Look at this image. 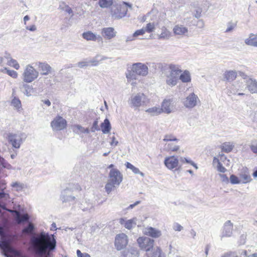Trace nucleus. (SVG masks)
<instances>
[{
    "label": "nucleus",
    "mask_w": 257,
    "mask_h": 257,
    "mask_svg": "<svg viewBox=\"0 0 257 257\" xmlns=\"http://www.w3.org/2000/svg\"><path fill=\"white\" fill-rule=\"evenodd\" d=\"M63 10L67 13L69 14V15H71V16H72L73 15V11L71 9V8L66 5L64 7V8H63Z\"/></svg>",
    "instance_id": "59"
},
{
    "label": "nucleus",
    "mask_w": 257,
    "mask_h": 257,
    "mask_svg": "<svg viewBox=\"0 0 257 257\" xmlns=\"http://www.w3.org/2000/svg\"><path fill=\"white\" fill-rule=\"evenodd\" d=\"M161 31L159 38L160 39H169L171 37V32L165 27L162 28Z\"/></svg>",
    "instance_id": "37"
},
{
    "label": "nucleus",
    "mask_w": 257,
    "mask_h": 257,
    "mask_svg": "<svg viewBox=\"0 0 257 257\" xmlns=\"http://www.w3.org/2000/svg\"><path fill=\"white\" fill-rule=\"evenodd\" d=\"M148 72L147 65H132L131 67L128 68L126 73L127 82L136 79L137 75H146Z\"/></svg>",
    "instance_id": "4"
},
{
    "label": "nucleus",
    "mask_w": 257,
    "mask_h": 257,
    "mask_svg": "<svg viewBox=\"0 0 257 257\" xmlns=\"http://www.w3.org/2000/svg\"><path fill=\"white\" fill-rule=\"evenodd\" d=\"M82 37L83 39L86 40L87 41H95L98 39L101 40L102 39L100 36H97L96 34L91 31L84 32L82 34Z\"/></svg>",
    "instance_id": "25"
},
{
    "label": "nucleus",
    "mask_w": 257,
    "mask_h": 257,
    "mask_svg": "<svg viewBox=\"0 0 257 257\" xmlns=\"http://www.w3.org/2000/svg\"><path fill=\"white\" fill-rule=\"evenodd\" d=\"M74 127L76 128L78 131H79L80 133H84V134H89V131L88 128H84L82 127L81 125L77 124L74 126Z\"/></svg>",
    "instance_id": "50"
},
{
    "label": "nucleus",
    "mask_w": 257,
    "mask_h": 257,
    "mask_svg": "<svg viewBox=\"0 0 257 257\" xmlns=\"http://www.w3.org/2000/svg\"><path fill=\"white\" fill-rule=\"evenodd\" d=\"M12 105H13L16 109H18L21 107V102L20 99L18 98L14 97L11 102Z\"/></svg>",
    "instance_id": "45"
},
{
    "label": "nucleus",
    "mask_w": 257,
    "mask_h": 257,
    "mask_svg": "<svg viewBox=\"0 0 257 257\" xmlns=\"http://www.w3.org/2000/svg\"><path fill=\"white\" fill-rule=\"evenodd\" d=\"M127 243L128 237L125 234L122 233L116 235L114 245L117 250H120L125 247Z\"/></svg>",
    "instance_id": "9"
},
{
    "label": "nucleus",
    "mask_w": 257,
    "mask_h": 257,
    "mask_svg": "<svg viewBox=\"0 0 257 257\" xmlns=\"http://www.w3.org/2000/svg\"><path fill=\"white\" fill-rule=\"evenodd\" d=\"M238 91L237 88H236V85L232 84L229 88V89L227 90V94L228 95L230 96L231 94H235Z\"/></svg>",
    "instance_id": "48"
},
{
    "label": "nucleus",
    "mask_w": 257,
    "mask_h": 257,
    "mask_svg": "<svg viewBox=\"0 0 257 257\" xmlns=\"http://www.w3.org/2000/svg\"><path fill=\"white\" fill-rule=\"evenodd\" d=\"M108 58L101 56L97 55L95 57L85 62H79L78 64H85V63H107L106 62H103V61L107 60Z\"/></svg>",
    "instance_id": "26"
},
{
    "label": "nucleus",
    "mask_w": 257,
    "mask_h": 257,
    "mask_svg": "<svg viewBox=\"0 0 257 257\" xmlns=\"http://www.w3.org/2000/svg\"><path fill=\"white\" fill-rule=\"evenodd\" d=\"M234 85H236V88H237V90H242L244 88V85L242 82H240L239 81H236Z\"/></svg>",
    "instance_id": "60"
},
{
    "label": "nucleus",
    "mask_w": 257,
    "mask_h": 257,
    "mask_svg": "<svg viewBox=\"0 0 257 257\" xmlns=\"http://www.w3.org/2000/svg\"><path fill=\"white\" fill-rule=\"evenodd\" d=\"M246 87L251 93H257V81L255 79L249 78L245 81Z\"/></svg>",
    "instance_id": "18"
},
{
    "label": "nucleus",
    "mask_w": 257,
    "mask_h": 257,
    "mask_svg": "<svg viewBox=\"0 0 257 257\" xmlns=\"http://www.w3.org/2000/svg\"><path fill=\"white\" fill-rule=\"evenodd\" d=\"M38 76V72L31 66H28L23 73V80L30 83L34 81Z\"/></svg>",
    "instance_id": "7"
},
{
    "label": "nucleus",
    "mask_w": 257,
    "mask_h": 257,
    "mask_svg": "<svg viewBox=\"0 0 257 257\" xmlns=\"http://www.w3.org/2000/svg\"><path fill=\"white\" fill-rule=\"evenodd\" d=\"M165 166L169 170L176 169L179 166V160L178 157L175 156L167 157L164 160Z\"/></svg>",
    "instance_id": "13"
},
{
    "label": "nucleus",
    "mask_w": 257,
    "mask_h": 257,
    "mask_svg": "<svg viewBox=\"0 0 257 257\" xmlns=\"http://www.w3.org/2000/svg\"><path fill=\"white\" fill-rule=\"evenodd\" d=\"M155 25L154 23H148L146 27H144L145 29V31L146 32L151 33L153 32L155 30Z\"/></svg>",
    "instance_id": "46"
},
{
    "label": "nucleus",
    "mask_w": 257,
    "mask_h": 257,
    "mask_svg": "<svg viewBox=\"0 0 257 257\" xmlns=\"http://www.w3.org/2000/svg\"><path fill=\"white\" fill-rule=\"evenodd\" d=\"M145 32H146L145 31V29H144V28H143L142 29H141L140 30H138L136 31L134 33V36L136 37L140 35H143L145 33Z\"/></svg>",
    "instance_id": "55"
},
{
    "label": "nucleus",
    "mask_w": 257,
    "mask_h": 257,
    "mask_svg": "<svg viewBox=\"0 0 257 257\" xmlns=\"http://www.w3.org/2000/svg\"><path fill=\"white\" fill-rule=\"evenodd\" d=\"M139 253L137 248L132 247L127 251H124L123 256L124 257H139Z\"/></svg>",
    "instance_id": "32"
},
{
    "label": "nucleus",
    "mask_w": 257,
    "mask_h": 257,
    "mask_svg": "<svg viewBox=\"0 0 257 257\" xmlns=\"http://www.w3.org/2000/svg\"><path fill=\"white\" fill-rule=\"evenodd\" d=\"M144 233L145 234L153 238H158L162 235L161 231L160 230L152 227L146 228L144 230Z\"/></svg>",
    "instance_id": "17"
},
{
    "label": "nucleus",
    "mask_w": 257,
    "mask_h": 257,
    "mask_svg": "<svg viewBox=\"0 0 257 257\" xmlns=\"http://www.w3.org/2000/svg\"><path fill=\"white\" fill-rule=\"evenodd\" d=\"M111 141L110 142V145L111 146H116L118 144V141L115 140V138L114 136H113L111 138Z\"/></svg>",
    "instance_id": "64"
},
{
    "label": "nucleus",
    "mask_w": 257,
    "mask_h": 257,
    "mask_svg": "<svg viewBox=\"0 0 257 257\" xmlns=\"http://www.w3.org/2000/svg\"><path fill=\"white\" fill-rule=\"evenodd\" d=\"M170 73L169 75L172 77L176 78V80H178V77L179 78L180 74L182 72V70L179 69H175L172 65L169 67Z\"/></svg>",
    "instance_id": "35"
},
{
    "label": "nucleus",
    "mask_w": 257,
    "mask_h": 257,
    "mask_svg": "<svg viewBox=\"0 0 257 257\" xmlns=\"http://www.w3.org/2000/svg\"><path fill=\"white\" fill-rule=\"evenodd\" d=\"M127 7L132 8V5L126 2L113 5L111 8V15L113 19H120L124 17L127 12Z\"/></svg>",
    "instance_id": "5"
},
{
    "label": "nucleus",
    "mask_w": 257,
    "mask_h": 257,
    "mask_svg": "<svg viewBox=\"0 0 257 257\" xmlns=\"http://www.w3.org/2000/svg\"><path fill=\"white\" fill-rule=\"evenodd\" d=\"M233 147L234 145L232 143L225 142L221 145V149L222 151L225 153H229L232 150Z\"/></svg>",
    "instance_id": "39"
},
{
    "label": "nucleus",
    "mask_w": 257,
    "mask_h": 257,
    "mask_svg": "<svg viewBox=\"0 0 257 257\" xmlns=\"http://www.w3.org/2000/svg\"><path fill=\"white\" fill-rule=\"evenodd\" d=\"M79 207L83 211H89L93 207V203L90 200L83 201Z\"/></svg>",
    "instance_id": "28"
},
{
    "label": "nucleus",
    "mask_w": 257,
    "mask_h": 257,
    "mask_svg": "<svg viewBox=\"0 0 257 257\" xmlns=\"http://www.w3.org/2000/svg\"><path fill=\"white\" fill-rule=\"evenodd\" d=\"M180 161L182 163L190 164V165H191L192 166L194 167L196 169H198V167H197L196 164H195L192 161H191L190 159H188L186 158L181 157L180 158Z\"/></svg>",
    "instance_id": "47"
},
{
    "label": "nucleus",
    "mask_w": 257,
    "mask_h": 257,
    "mask_svg": "<svg viewBox=\"0 0 257 257\" xmlns=\"http://www.w3.org/2000/svg\"><path fill=\"white\" fill-rule=\"evenodd\" d=\"M241 177L243 180V181H242V182L243 183H246L247 182H248L250 180V177L249 175L246 174L241 175Z\"/></svg>",
    "instance_id": "54"
},
{
    "label": "nucleus",
    "mask_w": 257,
    "mask_h": 257,
    "mask_svg": "<svg viewBox=\"0 0 257 257\" xmlns=\"http://www.w3.org/2000/svg\"><path fill=\"white\" fill-rule=\"evenodd\" d=\"M123 176L117 169H111L108 174V179L105 186L106 192L109 194L115 188L119 186L122 181Z\"/></svg>",
    "instance_id": "2"
},
{
    "label": "nucleus",
    "mask_w": 257,
    "mask_h": 257,
    "mask_svg": "<svg viewBox=\"0 0 257 257\" xmlns=\"http://www.w3.org/2000/svg\"><path fill=\"white\" fill-rule=\"evenodd\" d=\"M98 120H95L93 123L91 128V131L92 132H94L95 131L99 130V128L98 126Z\"/></svg>",
    "instance_id": "56"
},
{
    "label": "nucleus",
    "mask_w": 257,
    "mask_h": 257,
    "mask_svg": "<svg viewBox=\"0 0 257 257\" xmlns=\"http://www.w3.org/2000/svg\"><path fill=\"white\" fill-rule=\"evenodd\" d=\"M150 99L143 93H133L128 100L130 107L135 110L139 109L141 106L147 105Z\"/></svg>",
    "instance_id": "3"
},
{
    "label": "nucleus",
    "mask_w": 257,
    "mask_h": 257,
    "mask_svg": "<svg viewBox=\"0 0 257 257\" xmlns=\"http://www.w3.org/2000/svg\"><path fill=\"white\" fill-rule=\"evenodd\" d=\"M233 223L230 220L226 221L223 224L221 230V238L230 237L232 234Z\"/></svg>",
    "instance_id": "14"
},
{
    "label": "nucleus",
    "mask_w": 257,
    "mask_h": 257,
    "mask_svg": "<svg viewBox=\"0 0 257 257\" xmlns=\"http://www.w3.org/2000/svg\"><path fill=\"white\" fill-rule=\"evenodd\" d=\"M18 64L17 61L13 59L10 54L6 53L4 56L0 55V64Z\"/></svg>",
    "instance_id": "21"
},
{
    "label": "nucleus",
    "mask_w": 257,
    "mask_h": 257,
    "mask_svg": "<svg viewBox=\"0 0 257 257\" xmlns=\"http://www.w3.org/2000/svg\"><path fill=\"white\" fill-rule=\"evenodd\" d=\"M199 102L198 96L192 92L184 99L183 103L185 107L190 109L195 107Z\"/></svg>",
    "instance_id": "8"
},
{
    "label": "nucleus",
    "mask_w": 257,
    "mask_h": 257,
    "mask_svg": "<svg viewBox=\"0 0 257 257\" xmlns=\"http://www.w3.org/2000/svg\"><path fill=\"white\" fill-rule=\"evenodd\" d=\"M161 108L162 109V112L167 114L171 113L174 109L173 100L171 99H164L162 103Z\"/></svg>",
    "instance_id": "15"
},
{
    "label": "nucleus",
    "mask_w": 257,
    "mask_h": 257,
    "mask_svg": "<svg viewBox=\"0 0 257 257\" xmlns=\"http://www.w3.org/2000/svg\"><path fill=\"white\" fill-rule=\"evenodd\" d=\"M72 189V188H66L62 191L61 198L63 202H70L75 200V197L70 194Z\"/></svg>",
    "instance_id": "20"
},
{
    "label": "nucleus",
    "mask_w": 257,
    "mask_h": 257,
    "mask_svg": "<svg viewBox=\"0 0 257 257\" xmlns=\"http://www.w3.org/2000/svg\"><path fill=\"white\" fill-rule=\"evenodd\" d=\"M249 147L252 153L257 154V143H252Z\"/></svg>",
    "instance_id": "57"
},
{
    "label": "nucleus",
    "mask_w": 257,
    "mask_h": 257,
    "mask_svg": "<svg viewBox=\"0 0 257 257\" xmlns=\"http://www.w3.org/2000/svg\"><path fill=\"white\" fill-rule=\"evenodd\" d=\"M167 77L166 83L168 85L173 86L177 84V80H176L175 78L171 77L169 74Z\"/></svg>",
    "instance_id": "44"
},
{
    "label": "nucleus",
    "mask_w": 257,
    "mask_h": 257,
    "mask_svg": "<svg viewBox=\"0 0 257 257\" xmlns=\"http://www.w3.org/2000/svg\"><path fill=\"white\" fill-rule=\"evenodd\" d=\"M76 253L78 257H91L88 253L86 252L82 253L79 249L77 250Z\"/></svg>",
    "instance_id": "58"
},
{
    "label": "nucleus",
    "mask_w": 257,
    "mask_h": 257,
    "mask_svg": "<svg viewBox=\"0 0 257 257\" xmlns=\"http://www.w3.org/2000/svg\"><path fill=\"white\" fill-rule=\"evenodd\" d=\"M56 246V241L54 235L43 231L31 236L30 248L37 257H49L47 251L54 250Z\"/></svg>",
    "instance_id": "1"
},
{
    "label": "nucleus",
    "mask_w": 257,
    "mask_h": 257,
    "mask_svg": "<svg viewBox=\"0 0 257 257\" xmlns=\"http://www.w3.org/2000/svg\"><path fill=\"white\" fill-rule=\"evenodd\" d=\"M137 242L140 248L147 252L153 247L154 240L148 237H140Z\"/></svg>",
    "instance_id": "10"
},
{
    "label": "nucleus",
    "mask_w": 257,
    "mask_h": 257,
    "mask_svg": "<svg viewBox=\"0 0 257 257\" xmlns=\"http://www.w3.org/2000/svg\"><path fill=\"white\" fill-rule=\"evenodd\" d=\"M116 31L112 27L104 28L101 30L102 36L108 40L111 39L116 36Z\"/></svg>",
    "instance_id": "19"
},
{
    "label": "nucleus",
    "mask_w": 257,
    "mask_h": 257,
    "mask_svg": "<svg viewBox=\"0 0 257 257\" xmlns=\"http://www.w3.org/2000/svg\"><path fill=\"white\" fill-rule=\"evenodd\" d=\"M173 228L175 231H180L183 229V227L177 222H175L173 224Z\"/></svg>",
    "instance_id": "52"
},
{
    "label": "nucleus",
    "mask_w": 257,
    "mask_h": 257,
    "mask_svg": "<svg viewBox=\"0 0 257 257\" xmlns=\"http://www.w3.org/2000/svg\"><path fill=\"white\" fill-rule=\"evenodd\" d=\"M0 248L6 257H26L20 251L15 249L7 242L0 243Z\"/></svg>",
    "instance_id": "6"
},
{
    "label": "nucleus",
    "mask_w": 257,
    "mask_h": 257,
    "mask_svg": "<svg viewBox=\"0 0 257 257\" xmlns=\"http://www.w3.org/2000/svg\"><path fill=\"white\" fill-rule=\"evenodd\" d=\"M6 70L7 71V73H8V74H9L10 76H11L13 78H15L17 77L18 74H17V73L15 71L8 70L7 68H6Z\"/></svg>",
    "instance_id": "53"
},
{
    "label": "nucleus",
    "mask_w": 257,
    "mask_h": 257,
    "mask_svg": "<svg viewBox=\"0 0 257 257\" xmlns=\"http://www.w3.org/2000/svg\"><path fill=\"white\" fill-rule=\"evenodd\" d=\"M173 31L176 35H185L188 32V28L181 25L175 26Z\"/></svg>",
    "instance_id": "24"
},
{
    "label": "nucleus",
    "mask_w": 257,
    "mask_h": 257,
    "mask_svg": "<svg viewBox=\"0 0 257 257\" xmlns=\"http://www.w3.org/2000/svg\"><path fill=\"white\" fill-rule=\"evenodd\" d=\"M50 65H41L40 73L42 75H47L51 71Z\"/></svg>",
    "instance_id": "43"
},
{
    "label": "nucleus",
    "mask_w": 257,
    "mask_h": 257,
    "mask_svg": "<svg viewBox=\"0 0 257 257\" xmlns=\"http://www.w3.org/2000/svg\"><path fill=\"white\" fill-rule=\"evenodd\" d=\"M179 79L184 83L190 82L191 80L190 72L188 70L182 71L179 75Z\"/></svg>",
    "instance_id": "33"
},
{
    "label": "nucleus",
    "mask_w": 257,
    "mask_h": 257,
    "mask_svg": "<svg viewBox=\"0 0 257 257\" xmlns=\"http://www.w3.org/2000/svg\"><path fill=\"white\" fill-rule=\"evenodd\" d=\"M148 257H164L161 249L158 246L153 247L147 252Z\"/></svg>",
    "instance_id": "23"
},
{
    "label": "nucleus",
    "mask_w": 257,
    "mask_h": 257,
    "mask_svg": "<svg viewBox=\"0 0 257 257\" xmlns=\"http://www.w3.org/2000/svg\"><path fill=\"white\" fill-rule=\"evenodd\" d=\"M165 142H177L178 140L173 135H166L163 139Z\"/></svg>",
    "instance_id": "49"
},
{
    "label": "nucleus",
    "mask_w": 257,
    "mask_h": 257,
    "mask_svg": "<svg viewBox=\"0 0 257 257\" xmlns=\"http://www.w3.org/2000/svg\"><path fill=\"white\" fill-rule=\"evenodd\" d=\"M165 149L167 151L176 152L179 149V146L174 144L171 142L165 144Z\"/></svg>",
    "instance_id": "38"
},
{
    "label": "nucleus",
    "mask_w": 257,
    "mask_h": 257,
    "mask_svg": "<svg viewBox=\"0 0 257 257\" xmlns=\"http://www.w3.org/2000/svg\"><path fill=\"white\" fill-rule=\"evenodd\" d=\"M222 257H238L237 255L235 254L234 252H229L226 253H224Z\"/></svg>",
    "instance_id": "63"
},
{
    "label": "nucleus",
    "mask_w": 257,
    "mask_h": 257,
    "mask_svg": "<svg viewBox=\"0 0 257 257\" xmlns=\"http://www.w3.org/2000/svg\"><path fill=\"white\" fill-rule=\"evenodd\" d=\"M34 229V225L32 223H29L28 225L23 229L22 232L24 234H30Z\"/></svg>",
    "instance_id": "42"
},
{
    "label": "nucleus",
    "mask_w": 257,
    "mask_h": 257,
    "mask_svg": "<svg viewBox=\"0 0 257 257\" xmlns=\"http://www.w3.org/2000/svg\"><path fill=\"white\" fill-rule=\"evenodd\" d=\"M145 111L151 116H155L158 115L162 113V109H161L159 105L155 106L147 109Z\"/></svg>",
    "instance_id": "30"
},
{
    "label": "nucleus",
    "mask_w": 257,
    "mask_h": 257,
    "mask_svg": "<svg viewBox=\"0 0 257 257\" xmlns=\"http://www.w3.org/2000/svg\"><path fill=\"white\" fill-rule=\"evenodd\" d=\"M219 177H220L222 182L224 183H228L229 180L226 175L220 174Z\"/></svg>",
    "instance_id": "62"
},
{
    "label": "nucleus",
    "mask_w": 257,
    "mask_h": 257,
    "mask_svg": "<svg viewBox=\"0 0 257 257\" xmlns=\"http://www.w3.org/2000/svg\"><path fill=\"white\" fill-rule=\"evenodd\" d=\"M230 182L232 184H239L240 181L238 179V177H237L234 175H231L230 177Z\"/></svg>",
    "instance_id": "51"
},
{
    "label": "nucleus",
    "mask_w": 257,
    "mask_h": 257,
    "mask_svg": "<svg viewBox=\"0 0 257 257\" xmlns=\"http://www.w3.org/2000/svg\"><path fill=\"white\" fill-rule=\"evenodd\" d=\"M98 4L102 8H107L113 5V0H99Z\"/></svg>",
    "instance_id": "41"
},
{
    "label": "nucleus",
    "mask_w": 257,
    "mask_h": 257,
    "mask_svg": "<svg viewBox=\"0 0 257 257\" xmlns=\"http://www.w3.org/2000/svg\"><path fill=\"white\" fill-rule=\"evenodd\" d=\"M0 236L4 240L3 241H1L0 243L7 242L8 244H9L10 242L16 239L17 238L15 235H10L8 229L2 226H0Z\"/></svg>",
    "instance_id": "12"
},
{
    "label": "nucleus",
    "mask_w": 257,
    "mask_h": 257,
    "mask_svg": "<svg viewBox=\"0 0 257 257\" xmlns=\"http://www.w3.org/2000/svg\"><path fill=\"white\" fill-rule=\"evenodd\" d=\"M15 218L18 223L27 222L29 219V216L27 214H21L20 212L16 211Z\"/></svg>",
    "instance_id": "31"
},
{
    "label": "nucleus",
    "mask_w": 257,
    "mask_h": 257,
    "mask_svg": "<svg viewBox=\"0 0 257 257\" xmlns=\"http://www.w3.org/2000/svg\"><path fill=\"white\" fill-rule=\"evenodd\" d=\"M244 42L247 45L257 47V35L250 34L249 37L245 40Z\"/></svg>",
    "instance_id": "29"
},
{
    "label": "nucleus",
    "mask_w": 257,
    "mask_h": 257,
    "mask_svg": "<svg viewBox=\"0 0 257 257\" xmlns=\"http://www.w3.org/2000/svg\"><path fill=\"white\" fill-rule=\"evenodd\" d=\"M125 166L127 168L131 169L135 174H140L142 176H144V174L143 172H141L138 168H136L130 163L126 162Z\"/></svg>",
    "instance_id": "40"
},
{
    "label": "nucleus",
    "mask_w": 257,
    "mask_h": 257,
    "mask_svg": "<svg viewBox=\"0 0 257 257\" xmlns=\"http://www.w3.org/2000/svg\"><path fill=\"white\" fill-rule=\"evenodd\" d=\"M67 125L66 120L61 116L56 117L51 122V126L54 131L64 130Z\"/></svg>",
    "instance_id": "11"
},
{
    "label": "nucleus",
    "mask_w": 257,
    "mask_h": 257,
    "mask_svg": "<svg viewBox=\"0 0 257 257\" xmlns=\"http://www.w3.org/2000/svg\"><path fill=\"white\" fill-rule=\"evenodd\" d=\"M217 169L218 171L221 173H224L226 171V169L222 166L221 163L217 165Z\"/></svg>",
    "instance_id": "61"
},
{
    "label": "nucleus",
    "mask_w": 257,
    "mask_h": 257,
    "mask_svg": "<svg viewBox=\"0 0 257 257\" xmlns=\"http://www.w3.org/2000/svg\"><path fill=\"white\" fill-rule=\"evenodd\" d=\"M8 140L14 148L19 149L22 143V138L20 136L16 134H10L9 136Z\"/></svg>",
    "instance_id": "16"
},
{
    "label": "nucleus",
    "mask_w": 257,
    "mask_h": 257,
    "mask_svg": "<svg viewBox=\"0 0 257 257\" xmlns=\"http://www.w3.org/2000/svg\"><path fill=\"white\" fill-rule=\"evenodd\" d=\"M237 72L233 70L226 71L223 74L224 79L228 82H232L236 78Z\"/></svg>",
    "instance_id": "27"
},
{
    "label": "nucleus",
    "mask_w": 257,
    "mask_h": 257,
    "mask_svg": "<svg viewBox=\"0 0 257 257\" xmlns=\"http://www.w3.org/2000/svg\"><path fill=\"white\" fill-rule=\"evenodd\" d=\"M21 89L23 93L28 96H31L33 91L32 86L27 84H23Z\"/></svg>",
    "instance_id": "36"
},
{
    "label": "nucleus",
    "mask_w": 257,
    "mask_h": 257,
    "mask_svg": "<svg viewBox=\"0 0 257 257\" xmlns=\"http://www.w3.org/2000/svg\"><path fill=\"white\" fill-rule=\"evenodd\" d=\"M136 221V218H133L127 220H125V219L123 218H120L119 219V222L121 225H123L126 228L131 229L136 226L137 224Z\"/></svg>",
    "instance_id": "22"
},
{
    "label": "nucleus",
    "mask_w": 257,
    "mask_h": 257,
    "mask_svg": "<svg viewBox=\"0 0 257 257\" xmlns=\"http://www.w3.org/2000/svg\"><path fill=\"white\" fill-rule=\"evenodd\" d=\"M101 130L103 134L108 133L111 130V125L109 120L105 118L101 124Z\"/></svg>",
    "instance_id": "34"
}]
</instances>
